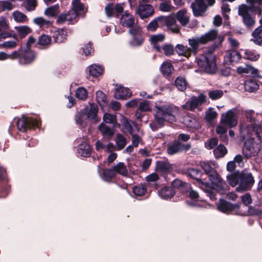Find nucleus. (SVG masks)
Segmentation results:
<instances>
[{"mask_svg":"<svg viewBox=\"0 0 262 262\" xmlns=\"http://www.w3.org/2000/svg\"><path fill=\"white\" fill-rule=\"evenodd\" d=\"M215 0H195L191 4L193 14L196 16L202 15L207 10L208 7L212 6Z\"/></svg>","mask_w":262,"mask_h":262,"instance_id":"obj_11","label":"nucleus"},{"mask_svg":"<svg viewBox=\"0 0 262 262\" xmlns=\"http://www.w3.org/2000/svg\"><path fill=\"white\" fill-rule=\"evenodd\" d=\"M159 7L160 10L163 12H170L173 8L171 2L169 1L162 2L160 4Z\"/></svg>","mask_w":262,"mask_h":262,"instance_id":"obj_54","label":"nucleus"},{"mask_svg":"<svg viewBox=\"0 0 262 262\" xmlns=\"http://www.w3.org/2000/svg\"><path fill=\"white\" fill-rule=\"evenodd\" d=\"M234 208V206L231 203L224 200H220L218 205V209L223 212H227L231 211Z\"/></svg>","mask_w":262,"mask_h":262,"instance_id":"obj_36","label":"nucleus"},{"mask_svg":"<svg viewBox=\"0 0 262 262\" xmlns=\"http://www.w3.org/2000/svg\"><path fill=\"white\" fill-rule=\"evenodd\" d=\"M217 115V112L212 108L209 109L206 113L205 118L208 122H211L216 118Z\"/></svg>","mask_w":262,"mask_h":262,"instance_id":"obj_59","label":"nucleus"},{"mask_svg":"<svg viewBox=\"0 0 262 262\" xmlns=\"http://www.w3.org/2000/svg\"><path fill=\"white\" fill-rule=\"evenodd\" d=\"M146 191V188L142 185H140L135 186L133 188V192L136 195L141 196L145 194Z\"/></svg>","mask_w":262,"mask_h":262,"instance_id":"obj_58","label":"nucleus"},{"mask_svg":"<svg viewBox=\"0 0 262 262\" xmlns=\"http://www.w3.org/2000/svg\"><path fill=\"white\" fill-rule=\"evenodd\" d=\"M240 182L236 188L237 191L242 192L250 190L254 184V178L251 173L243 170L239 172Z\"/></svg>","mask_w":262,"mask_h":262,"instance_id":"obj_10","label":"nucleus"},{"mask_svg":"<svg viewBox=\"0 0 262 262\" xmlns=\"http://www.w3.org/2000/svg\"><path fill=\"white\" fill-rule=\"evenodd\" d=\"M249 6L242 4L238 6V14L242 18L243 23L244 25L248 28L253 27L255 24L254 16H252L250 12L257 13L259 15L262 14V9L259 13L258 10L252 8L251 4H248Z\"/></svg>","mask_w":262,"mask_h":262,"instance_id":"obj_3","label":"nucleus"},{"mask_svg":"<svg viewBox=\"0 0 262 262\" xmlns=\"http://www.w3.org/2000/svg\"><path fill=\"white\" fill-rule=\"evenodd\" d=\"M116 148L120 150L123 149L126 145L127 142L124 137L120 134H118L116 139Z\"/></svg>","mask_w":262,"mask_h":262,"instance_id":"obj_46","label":"nucleus"},{"mask_svg":"<svg viewBox=\"0 0 262 262\" xmlns=\"http://www.w3.org/2000/svg\"><path fill=\"white\" fill-rule=\"evenodd\" d=\"M156 109L155 118L159 127L163 126L166 121H175L176 116L179 113V108L173 105L156 106Z\"/></svg>","mask_w":262,"mask_h":262,"instance_id":"obj_2","label":"nucleus"},{"mask_svg":"<svg viewBox=\"0 0 262 262\" xmlns=\"http://www.w3.org/2000/svg\"><path fill=\"white\" fill-rule=\"evenodd\" d=\"M103 122L108 124H112L115 125L117 123L116 116L111 114L110 113H105L103 116Z\"/></svg>","mask_w":262,"mask_h":262,"instance_id":"obj_50","label":"nucleus"},{"mask_svg":"<svg viewBox=\"0 0 262 262\" xmlns=\"http://www.w3.org/2000/svg\"><path fill=\"white\" fill-rule=\"evenodd\" d=\"M19 50H20V55L18 57V60L20 64H29L34 61L36 55L29 48H27L25 50L21 49Z\"/></svg>","mask_w":262,"mask_h":262,"instance_id":"obj_14","label":"nucleus"},{"mask_svg":"<svg viewBox=\"0 0 262 262\" xmlns=\"http://www.w3.org/2000/svg\"><path fill=\"white\" fill-rule=\"evenodd\" d=\"M227 180L229 184L232 187L237 185H239V182H240L239 172H235L228 176Z\"/></svg>","mask_w":262,"mask_h":262,"instance_id":"obj_42","label":"nucleus"},{"mask_svg":"<svg viewBox=\"0 0 262 262\" xmlns=\"http://www.w3.org/2000/svg\"><path fill=\"white\" fill-rule=\"evenodd\" d=\"M163 26L162 20L160 17L152 20L147 26V29L151 31H155L158 27Z\"/></svg>","mask_w":262,"mask_h":262,"instance_id":"obj_49","label":"nucleus"},{"mask_svg":"<svg viewBox=\"0 0 262 262\" xmlns=\"http://www.w3.org/2000/svg\"><path fill=\"white\" fill-rule=\"evenodd\" d=\"M98 107L96 104L91 103L89 107H86L83 112L80 115L77 122L82 127H84L86 124V120H94L95 122H98L100 118H97Z\"/></svg>","mask_w":262,"mask_h":262,"instance_id":"obj_7","label":"nucleus"},{"mask_svg":"<svg viewBox=\"0 0 262 262\" xmlns=\"http://www.w3.org/2000/svg\"><path fill=\"white\" fill-rule=\"evenodd\" d=\"M206 101V96L200 94L198 96H193L190 98L184 105L183 107L189 111H193L196 107L202 105Z\"/></svg>","mask_w":262,"mask_h":262,"instance_id":"obj_13","label":"nucleus"},{"mask_svg":"<svg viewBox=\"0 0 262 262\" xmlns=\"http://www.w3.org/2000/svg\"><path fill=\"white\" fill-rule=\"evenodd\" d=\"M241 58V54L237 51H228L224 57L225 61L230 64H234L238 62Z\"/></svg>","mask_w":262,"mask_h":262,"instance_id":"obj_20","label":"nucleus"},{"mask_svg":"<svg viewBox=\"0 0 262 262\" xmlns=\"http://www.w3.org/2000/svg\"><path fill=\"white\" fill-rule=\"evenodd\" d=\"M154 12L152 6L149 4H140L138 8V13L142 18L151 16Z\"/></svg>","mask_w":262,"mask_h":262,"instance_id":"obj_21","label":"nucleus"},{"mask_svg":"<svg viewBox=\"0 0 262 262\" xmlns=\"http://www.w3.org/2000/svg\"><path fill=\"white\" fill-rule=\"evenodd\" d=\"M216 57L211 52L204 53L198 59V65L200 69L207 73H213L216 70Z\"/></svg>","mask_w":262,"mask_h":262,"instance_id":"obj_4","label":"nucleus"},{"mask_svg":"<svg viewBox=\"0 0 262 262\" xmlns=\"http://www.w3.org/2000/svg\"><path fill=\"white\" fill-rule=\"evenodd\" d=\"M9 28V25L7 20L4 18L0 19V39L2 38H6L11 37L10 33H4V32Z\"/></svg>","mask_w":262,"mask_h":262,"instance_id":"obj_24","label":"nucleus"},{"mask_svg":"<svg viewBox=\"0 0 262 262\" xmlns=\"http://www.w3.org/2000/svg\"><path fill=\"white\" fill-rule=\"evenodd\" d=\"M223 95V91L221 90H213L208 93L209 98L212 100H216L221 98Z\"/></svg>","mask_w":262,"mask_h":262,"instance_id":"obj_55","label":"nucleus"},{"mask_svg":"<svg viewBox=\"0 0 262 262\" xmlns=\"http://www.w3.org/2000/svg\"><path fill=\"white\" fill-rule=\"evenodd\" d=\"M245 139L246 141L243 148V154L247 158L256 156L260 149V144L255 142L252 137Z\"/></svg>","mask_w":262,"mask_h":262,"instance_id":"obj_9","label":"nucleus"},{"mask_svg":"<svg viewBox=\"0 0 262 262\" xmlns=\"http://www.w3.org/2000/svg\"><path fill=\"white\" fill-rule=\"evenodd\" d=\"M181 142L177 141L169 145L167 148V152L170 155H174L181 151Z\"/></svg>","mask_w":262,"mask_h":262,"instance_id":"obj_44","label":"nucleus"},{"mask_svg":"<svg viewBox=\"0 0 262 262\" xmlns=\"http://www.w3.org/2000/svg\"><path fill=\"white\" fill-rule=\"evenodd\" d=\"M122 129L125 133H128L130 134L138 132L139 128L136 124L132 121L127 120L125 118H123L122 120Z\"/></svg>","mask_w":262,"mask_h":262,"instance_id":"obj_18","label":"nucleus"},{"mask_svg":"<svg viewBox=\"0 0 262 262\" xmlns=\"http://www.w3.org/2000/svg\"><path fill=\"white\" fill-rule=\"evenodd\" d=\"M212 185V187L222 193L223 190L227 188L226 183L222 180L219 174L216 172L215 173L209 177Z\"/></svg>","mask_w":262,"mask_h":262,"instance_id":"obj_15","label":"nucleus"},{"mask_svg":"<svg viewBox=\"0 0 262 262\" xmlns=\"http://www.w3.org/2000/svg\"><path fill=\"white\" fill-rule=\"evenodd\" d=\"M54 41L56 42L60 43L64 41L66 39V34H64V29H59L57 30L53 36Z\"/></svg>","mask_w":262,"mask_h":262,"instance_id":"obj_47","label":"nucleus"},{"mask_svg":"<svg viewBox=\"0 0 262 262\" xmlns=\"http://www.w3.org/2000/svg\"><path fill=\"white\" fill-rule=\"evenodd\" d=\"M93 51L94 50L92 47V44L90 42L86 43L82 48L83 54H84L85 56L91 55Z\"/></svg>","mask_w":262,"mask_h":262,"instance_id":"obj_63","label":"nucleus"},{"mask_svg":"<svg viewBox=\"0 0 262 262\" xmlns=\"http://www.w3.org/2000/svg\"><path fill=\"white\" fill-rule=\"evenodd\" d=\"M35 24L42 28H48L52 25V21L47 20L42 17H36L33 19Z\"/></svg>","mask_w":262,"mask_h":262,"instance_id":"obj_32","label":"nucleus"},{"mask_svg":"<svg viewBox=\"0 0 262 262\" xmlns=\"http://www.w3.org/2000/svg\"><path fill=\"white\" fill-rule=\"evenodd\" d=\"M120 23L124 27L131 28L135 25V19L131 14L125 12L121 17Z\"/></svg>","mask_w":262,"mask_h":262,"instance_id":"obj_22","label":"nucleus"},{"mask_svg":"<svg viewBox=\"0 0 262 262\" xmlns=\"http://www.w3.org/2000/svg\"><path fill=\"white\" fill-rule=\"evenodd\" d=\"M18 36L23 38L32 32L31 29L27 26H21L15 27Z\"/></svg>","mask_w":262,"mask_h":262,"instance_id":"obj_34","label":"nucleus"},{"mask_svg":"<svg viewBox=\"0 0 262 262\" xmlns=\"http://www.w3.org/2000/svg\"><path fill=\"white\" fill-rule=\"evenodd\" d=\"M12 16L14 20L19 23H25L28 20L27 16L25 14L18 11L13 12Z\"/></svg>","mask_w":262,"mask_h":262,"instance_id":"obj_40","label":"nucleus"},{"mask_svg":"<svg viewBox=\"0 0 262 262\" xmlns=\"http://www.w3.org/2000/svg\"><path fill=\"white\" fill-rule=\"evenodd\" d=\"M255 134L259 140L262 141V126L259 121L250 125L242 124L240 128L241 137L244 140L248 137H252Z\"/></svg>","mask_w":262,"mask_h":262,"instance_id":"obj_5","label":"nucleus"},{"mask_svg":"<svg viewBox=\"0 0 262 262\" xmlns=\"http://www.w3.org/2000/svg\"><path fill=\"white\" fill-rule=\"evenodd\" d=\"M96 99L97 102L102 107L107 105L106 96L102 91H98L96 92Z\"/></svg>","mask_w":262,"mask_h":262,"instance_id":"obj_43","label":"nucleus"},{"mask_svg":"<svg viewBox=\"0 0 262 262\" xmlns=\"http://www.w3.org/2000/svg\"><path fill=\"white\" fill-rule=\"evenodd\" d=\"M159 168L163 172H168L171 169V165L167 161H160L158 163Z\"/></svg>","mask_w":262,"mask_h":262,"instance_id":"obj_61","label":"nucleus"},{"mask_svg":"<svg viewBox=\"0 0 262 262\" xmlns=\"http://www.w3.org/2000/svg\"><path fill=\"white\" fill-rule=\"evenodd\" d=\"M76 96L80 100H85L88 97L86 90L82 87L78 88L76 91Z\"/></svg>","mask_w":262,"mask_h":262,"instance_id":"obj_56","label":"nucleus"},{"mask_svg":"<svg viewBox=\"0 0 262 262\" xmlns=\"http://www.w3.org/2000/svg\"><path fill=\"white\" fill-rule=\"evenodd\" d=\"M228 127L224 125H220L216 127V133L220 135L221 140L225 142L227 140V137L226 135Z\"/></svg>","mask_w":262,"mask_h":262,"instance_id":"obj_45","label":"nucleus"},{"mask_svg":"<svg viewBox=\"0 0 262 262\" xmlns=\"http://www.w3.org/2000/svg\"><path fill=\"white\" fill-rule=\"evenodd\" d=\"M12 4L8 1H0V13L5 10H10L13 9Z\"/></svg>","mask_w":262,"mask_h":262,"instance_id":"obj_60","label":"nucleus"},{"mask_svg":"<svg viewBox=\"0 0 262 262\" xmlns=\"http://www.w3.org/2000/svg\"><path fill=\"white\" fill-rule=\"evenodd\" d=\"M164 53L166 56H170L174 53V48L171 45H165L163 47Z\"/></svg>","mask_w":262,"mask_h":262,"instance_id":"obj_64","label":"nucleus"},{"mask_svg":"<svg viewBox=\"0 0 262 262\" xmlns=\"http://www.w3.org/2000/svg\"><path fill=\"white\" fill-rule=\"evenodd\" d=\"M246 2L248 4H251L253 9L258 10L259 12H260L262 0H246Z\"/></svg>","mask_w":262,"mask_h":262,"instance_id":"obj_62","label":"nucleus"},{"mask_svg":"<svg viewBox=\"0 0 262 262\" xmlns=\"http://www.w3.org/2000/svg\"><path fill=\"white\" fill-rule=\"evenodd\" d=\"M115 173L119 174L122 176H127L128 174V169L123 162H119L113 167Z\"/></svg>","mask_w":262,"mask_h":262,"instance_id":"obj_28","label":"nucleus"},{"mask_svg":"<svg viewBox=\"0 0 262 262\" xmlns=\"http://www.w3.org/2000/svg\"><path fill=\"white\" fill-rule=\"evenodd\" d=\"M177 88L181 91H183L186 89L187 82L186 79L182 77H178L175 81Z\"/></svg>","mask_w":262,"mask_h":262,"instance_id":"obj_51","label":"nucleus"},{"mask_svg":"<svg viewBox=\"0 0 262 262\" xmlns=\"http://www.w3.org/2000/svg\"><path fill=\"white\" fill-rule=\"evenodd\" d=\"M78 151L81 156L87 157L91 155V148L89 144L85 142H83L79 145Z\"/></svg>","mask_w":262,"mask_h":262,"instance_id":"obj_27","label":"nucleus"},{"mask_svg":"<svg viewBox=\"0 0 262 262\" xmlns=\"http://www.w3.org/2000/svg\"><path fill=\"white\" fill-rule=\"evenodd\" d=\"M89 74L93 77H98L103 72L102 68L97 64H92L88 68Z\"/></svg>","mask_w":262,"mask_h":262,"instance_id":"obj_35","label":"nucleus"},{"mask_svg":"<svg viewBox=\"0 0 262 262\" xmlns=\"http://www.w3.org/2000/svg\"><path fill=\"white\" fill-rule=\"evenodd\" d=\"M236 71L239 74H247L255 76L257 74V70L252 66L246 64L243 67H239Z\"/></svg>","mask_w":262,"mask_h":262,"instance_id":"obj_25","label":"nucleus"},{"mask_svg":"<svg viewBox=\"0 0 262 262\" xmlns=\"http://www.w3.org/2000/svg\"><path fill=\"white\" fill-rule=\"evenodd\" d=\"M244 88L246 91L252 93L259 89V85L255 80L248 79L244 82Z\"/></svg>","mask_w":262,"mask_h":262,"instance_id":"obj_26","label":"nucleus"},{"mask_svg":"<svg viewBox=\"0 0 262 262\" xmlns=\"http://www.w3.org/2000/svg\"><path fill=\"white\" fill-rule=\"evenodd\" d=\"M10 33L12 34L11 33ZM11 36L13 37L12 40L4 41L1 45L4 48L12 49L16 48L17 46L18 40L16 35L14 34L13 35L11 34Z\"/></svg>","mask_w":262,"mask_h":262,"instance_id":"obj_41","label":"nucleus"},{"mask_svg":"<svg viewBox=\"0 0 262 262\" xmlns=\"http://www.w3.org/2000/svg\"><path fill=\"white\" fill-rule=\"evenodd\" d=\"M51 38L50 37L47 35H42L39 38L38 40V43L39 45L43 46H47L51 43Z\"/></svg>","mask_w":262,"mask_h":262,"instance_id":"obj_57","label":"nucleus"},{"mask_svg":"<svg viewBox=\"0 0 262 262\" xmlns=\"http://www.w3.org/2000/svg\"><path fill=\"white\" fill-rule=\"evenodd\" d=\"M72 9L67 14V21L70 24H73L78 19V15H84L87 9L84 8L79 0H73Z\"/></svg>","mask_w":262,"mask_h":262,"instance_id":"obj_8","label":"nucleus"},{"mask_svg":"<svg viewBox=\"0 0 262 262\" xmlns=\"http://www.w3.org/2000/svg\"><path fill=\"white\" fill-rule=\"evenodd\" d=\"M160 20H162V25H166L167 27L174 33H178L179 29L175 26L176 20L173 16H160Z\"/></svg>","mask_w":262,"mask_h":262,"instance_id":"obj_19","label":"nucleus"},{"mask_svg":"<svg viewBox=\"0 0 262 262\" xmlns=\"http://www.w3.org/2000/svg\"><path fill=\"white\" fill-rule=\"evenodd\" d=\"M177 19L182 26H186L189 22V17L185 10H180L177 13Z\"/></svg>","mask_w":262,"mask_h":262,"instance_id":"obj_31","label":"nucleus"},{"mask_svg":"<svg viewBox=\"0 0 262 262\" xmlns=\"http://www.w3.org/2000/svg\"><path fill=\"white\" fill-rule=\"evenodd\" d=\"M132 96V92L126 88L119 86L116 89L115 97L117 99H126Z\"/></svg>","mask_w":262,"mask_h":262,"instance_id":"obj_23","label":"nucleus"},{"mask_svg":"<svg viewBox=\"0 0 262 262\" xmlns=\"http://www.w3.org/2000/svg\"><path fill=\"white\" fill-rule=\"evenodd\" d=\"M165 39V35L163 34H159L151 35L150 36V41L152 44L154 45L155 48L157 50H160V47L157 46V44L159 42H161L164 41Z\"/></svg>","mask_w":262,"mask_h":262,"instance_id":"obj_37","label":"nucleus"},{"mask_svg":"<svg viewBox=\"0 0 262 262\" xmlns=\"http://www.w3.org/2000/svg\"><path fill=\"white\" fill-rule=\"evenodd\" d=\"M39 123V121L37 119L28 118L23 116L21 118L18 120L17 127L19 130L26 132L28 128L38 127Z\"/></svg>","mask_w":262,"mask_h":262,"instance_id":"obj_12","label":"nucleus"},{"mask_svg":"<svg viewBox=\"0 0 262 262\" xmlns=\"http://www.w3.org/2000/svg\"><path fill=\"white\" fill-rule=\"evenodd\" d=\"M60 12L59 6L58 5H55L50 7L47 8L45 11L44 14L49 17H54Z\"/></svg>","mask_w":262,"mask_h":262,"instance_id":"obj_39","label":"nucleus"},{"mask_svg":"<svg viewBox=\"0 0 262 262\" xmlns=\"http://www.w3.org/2000/svg\"><path fill=\"white\" fill-rule=\"evenodd\" d=\"M201 165L208 177H210L216 172L208 162H202L201 163Z\"/></svg>","mask_w":262,"mask_h":262,"instance_id":"obj_52","label":"nucleus"},{"mask_svg":"<svg viewBox=\"0 0 262 262\" xmlns=\"http://www.w3.org/2000/svg\"><path fill=\"white\" fill-rule=\"evenodd\" d=\"M161 71L165 76H169L173 70V67L170 61H166L163 63L161 67Z\"/></svg>","mask_w":262,"mask_h":262,"instance_id":"obj_30","label":"nucleus"},{"mask_svg":"<svg viewBox=\"0 0 262 262\" xmlns=\"http://www.w3.org/2000/svg\"><path fill=\"white\" fill-rule=\"evenodd\" d=\"M214 155L217 158L224 157L227 152V149L223 145H219L213 150Z\"/></svg>","mask_w":262,"mask_h":262,"instance_id":"obj_48","label":"nucleus"},{"mask_svg":"<svg viewBox=\"0 0 262 262\" xmlns=\"http://www.w3.org/2000/svg\"><path fill=\"white\" fill-rule=\"evenodd\" d=\"M99 130L104 137L111 138L114 135L113 130L110 127L104 124L103 122H102L99 125Z\"/></svg>","mask_w":262,"mask_h":262,"instance_id":"obj_38","label":"nucleus"},{"mask_svg":"<svg viewBox=\"0 0 262 262\" xmlns=\"http://www.w3.org/2000/svg\"><path fill=\"white\" fill-rule=\"evenodd\" d=\"M184 124L188 127L193 129H199L201 127L200 123L195 119L190 116L184 118Z\"/></svg>","mask_w":262,"mask_h":262,"instance_id":"obj_29","label":"nucleus"},{"mask_svg":"<svg viewBox=\"0 0 262 262\" xmlns=\"http://www.w3.org/2000/svg\"><path fill=\"white\" fill-rule=\"evenodd\" d=\"M116 175L113 167L112 169H104L103 172L102 178L106 181L111 180Z\"/></svg>","mask_w":262,"mask_h":262,"instance_id":"obj_53","label":"nucleus"},{"mask_svg":"<svg viewBox=\"0 0 262 262\" xmlns=\"http://www.w3.org/2000/svg\"><path fill=\"white\" fill-rule=\"evenodd\" d=\"M174 193V190L172 187H165L159 192V194L162 198L168 199L172 197Z\"/></svg>","mask_w":262,"mask_h":262,"instance_id":"obj_33","label":"nucleus"},{"mask_svg":"<svg viewBox=\"0 0 262 262\" xmlns=\"http://www.w3.org/2000/svg\"><path fill=\"white\" fill-rule=\"evenodd\" d=\"M129 33L133 36L132 43L133 46H139L142 43L143 38L142 35V31L139 26L134 25L129 29Z\"/></svg>","mask_w":262,"mask_h":262,"instance_id":"obj_17","label":"nucleus"},{"mask_svg":"<svg viewBox=\"0 0 262 262\" xmlns=\"http://www.w3.org/2000/svg\"><path fill=\"white\" fill-rule=\"evenodd\" d=\"M189 173L192 178L197 180V181L199 182L200 184V187L201 188L208 193V195L210 198L212 200H215V198L214 195H213V193L211 191L210 187L208 186V184L203 182L201 179H198L196 178V177L200 173V170L198 169L192 168L189 170Z\"/></svg>","mask_w":262,"mask_h":262,"instance_id":"obj_16","label":"nucleus"},{"mask_svg":"<svg viewBox=\"0 0 262 262\" xmlns=\"http://www.w3.org/2000/svg\"><path fill=\"white\" fill-rule=\"evenodd\" d=\"M217 36V32L215 30H210L200 36L194 37L188 39L190 48L187 46L178 44L176 46L177 53L187 58L190 57L192 53L195 54L200 45L206 44L215 39Z\"/></svg>","mask_w":262,"mask_h":262,"instance_id":"obj_1","label":"nucleus"},{"mask_svg":"<svg viewBox=\"0 0 262 262\" xmlns=\"http://www.w3.org/2000/svg\"><path fill=\"white\" fill-rule=\"evenodd\" d=\"M242 108L235 107L221 115L220 123L228 128L235 126L238 123L237 115L242 112Z\"/></svg>","mask_w":262,"mask_h":262,"instance_id":"obj_6","label":"nucleus"}]
</instances>
